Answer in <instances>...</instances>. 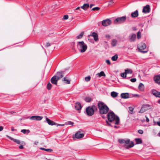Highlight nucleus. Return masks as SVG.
I'll list each match as a JSON object with an SVG mask.
<instances>
[{
    "mask_svg": "<svg viewBox=\"0 0 160 160\" xmlns=\"http://www.w3.org/2000/svg\"><path fill=\"white\" fill-rule=\"evenodd\" d=\"M106 62L109 65L110 64V62L109 60H106Z\"/></svg>",
    "mask_w": 160,
    "mask_h": 160,
    "instance_id": "obj_45",
    "label": "nucleus"
},
{
    "mask_svg": "<svg viewBox=\"0 0 160 160\" xmlns=\"http://www.w3.org/2000/svg\"><path fill=\"white\" fill-rule=\"evenodd\" d=\"M131 16L133 18H136L138 16V11L137 10L132 12L131 13Z\"/></svg>",
    "mask_w": 160,
    "mask_h": 160,
    "instance_id": "obj_15",
    "label": "nucleus"
},
{
    "mask_svg": "<svg viewBox=\"0 0 160 160\" xmlns=\"http://www.w3.org/2000/svg\"><path fill=\"white\" fill-rule=\"evenodd\" d=\"M118 142L121 144H124V147L127 149L131 148L134 146L133 142L131 141L129 139H118Z\"/></svg>",
    "mask_w": 160,
    "mask_h": 160,
    "instance_id": "obj_1",
    "label": "nucleus"
},
{
    "mask_svg": "<svg viewBox=\"0 0 160 160\" xmlns=\"http://www.w3.org/2000/svg\"><path fill=\"white\" fill-rule=\"evenodd\" d=\"M126 19V16L118 18L114 20V23L116 24L122 23L125 22Z\"/></svg>",
    "mask_w": 160,
    "mask_h": 160,
    "instance_id": "obj_7",
    "label": "nucleus"
},
{
    "mask_svg": "<svg viewBox=\"0 0 160 160\" xmlns=\"http://www.w3.org/2000/svg\"><path fill=\"white\" fill-rule=\"evenodd\" d=\"M154 80L155 82L157 83H160V76H158L154 77Z\"/></svg>",
    "mask_w": 160,
    "mask_h": 160,
    "instance_id": "obj_20",
    "label": "nucleus"
},
{
    "mask_svg": "<svg viewBox=\"0 0 160 160\" xmlns=\"http://www.w3.org/2000/svg\"><path fill=\"white\" fill-rule=\"evenodd\" d=\"M158 136L160 137V132H159L158 134Z\"/></svg>",
    "mask_w": 160,
    "mask_h": 160,
    "instance_id": "obj_60",
    "label": "nucleus"
},
{
    "mask_svg": "<svg viewBox=\"0 0 160 160\" xmlns=\"http://www.w3.org/2000/svg\"><path fill=\"white\" fill-rule=\"evenodd\" d=\"M136 144H140L142 143V140L140 138H137L135 139Z\"/></svg>",
    "mask_w": 160,
    "mask_h": 160,
    "instance_id": "obj_26",
    "label": "nucleus"
},
{
    "mask_svg": "<svg viewBox=\"0 0 160 160\" xmlns=\"http://www.w3.org/2000/svg\"><path fill=\"white\" fill-rule=\"evenodd\" d=\"M117 43V41L115 39H113L112 40L111 45L113 47L115 46Z\"/></svg>",
    "mask_w": 160,
    "mask_h": 160,
    "instance_id": "obj_27",
    "label": "nucleus"
},
{
    "mask_svg": "<svg viewBox=\"0 0 160 160\" xmlns=\"http://www.w3.org/2000/svg\"><path fill=\"white\" fill-rule=\"evenodd\" d=\"M129 110L130 111H133V109L132 108H130Z\"/></svg>",
    "mask_w": 160,
    "mask_h": 160,
    "instance_id": "obj_56",
    "label": "nucleus"
},
{
    "mask_svg": "<svg viewBox=\"0 0 160 160\" xmlns=\"http://www.w3.org/2000/svg\"><path fill=\"white\" fill-rule=\"evenodd\" d=\"M121 76L123 78H126L127 77V74L125 72L121 73Z\"/></svg>",
    "mask_w": 160,
    "mask_h": 160,
    "instance_id": "obj_36",
    "label": "nucleus"
},
{
    "mask_svg": "<svg viewBox=\"0 0 160 160\" xmlns=\"http://www.w3.org/2000/svg\"><path fill=\"white\" fill-rule=\"evenodd\" d=\"M84 100L87 102H90L92 100V99L90 97H87L85 98Z\"/></svg>",
    "mask_w": 160,
    "mask_h": 160,
    "instance_id": "obj_32",
    "label": "nucleus"
},
{
    "mask_svg": "<svg viewBox=\"0 0 160 160\" xmlns=\"http://www.w3.org/2000/svg\"><path fill=\"white\" fill-rule=\"evenodd\" d=\"M3 129V127L2 126H0V131H2Z\"/></svg>",
    "mask_w": 160,
    "mask_h": 160,
    "instance_id": "obj_52",
    "label": "nucleus"
},
{
    "mask_svg": "<svg viewBox=\"0 0 160 160\" xmlns=\"http://www.w3.org/2000/svg\"><path fill=\"white\" fill-rule=\"evenodd\" d=\"M108 118L110 122H114L116 124H118L119 122V119L118 117L115 115L113 112H109L108 115Z\"/></svg>",
    "mask_w": 160,
    "mask_h": 160,
    "instance_id": "obj_3",
    "label": "nucleus"
},
{
    "mask_svg": "<svg viewBox=\"0 0 160 160\" xmlns=\"http://www.w3.org/2000/svg\"><path fill=\"white\" fill-rule=\"evenodd\" d=\"M146 48V46L144 43H142L139 44L138 46V48L139 51L144 53L147 52V51H144L143 50L145 49Z\"/></svg>",
    "mask_w": 160,
    "mask_h": 160,
    "instance_id": "obj_9",
    "label": "nucleus"
},
{
    "mask_svg": "<svg viewBox=\"0 0 160 160\" xmlns=\"http://www.w3.org/2000/svg\"><path fill=\"white\" fill-rule=\"evenodd\" d=\"M99 112L101 114H106L109 111V108L103 102H99L98 104Z\"/></svg>",
    "mask_w": 160,
    "mask_h": 160,
    "instance_id": "obj_2",
    "label": "nucleus"
},
{
    "mask_svg": "<svg viewBox=\"0 0 160 160\" xmlns=\"http://www.w3.org/2000/svg\"><path fill=\"white\" fill-rule=\"evenodd\" d=\"M92 36L93 37L95 41H97L98 40V35L97 33L95 32H93L92 33Z\"/></svg>",
    "mask_w": 160,
    "mask_h": 160,
    "instance_id": "obj_21",
    "label": "nucleus"
},
{
    "mask_svg": "<svg viewBox=\"0 0 160 160\" xmlns=\"http://www.w3.org/2000/svg\"><path fill=\"white\" fill-rule=\"evenodd\" d=\"M66 124L67 125H71L72 126L73 124V122L71 121H68L66 122Z\"/></svg>",
    "mask_w": 160,
    "mask_h": 160,
    "instance_id": "obj_40",
    "label": "nucleus"
},
{
    "mask_svg": "<svg viewBox=\"0 0 160 160\" xmlns=\"http://www.w3.org/2000/svg\"><path fill=\"white\" fill-rule=\"evenodd\" d=\"M114 128H117V126H114Z\"/></svg>",
    "mask_w": 160,
    "mask_h": 160,
    "instance_id": "obj_63",
    "label": "nucleus"
},
{
    "mask_svg": "<svg viewBox=\"0 0 160 160\" xmlns=\"http://www.w3.org/2000/svg\"><path fill=\"white\" fill-rule=\"evenodd\" d=\"M84 34V32H81L79 35L78 36L77 38L78 39H81L82 38Z\"/></svg>",
    "mask_w": 160,
    "mask_h": 160,
    "instance_id": "obj_33",
    "label": "nucleus"
},
{
    "mask_svg": "<svg viewBox=\"0 0 160 160\" xmlns=\"http://www.w3.org/2000/svg\"><path fill=\"white\" fill-rule=\"evenodd\" d=\"M158 103L159 104H160V100H158Z\"/></svg>",
    "mask_w": 160,
    "mask_h": 160,
    "instance_id": "obj_61",
    "label": "nucleus"
},
{
    "mask_svg": "<svg viewBox=\"0 0 160 160\" xmlns=\"http://www.w3.org/2000/svg\"><path fill=\"white\" fill-rule=\"evenodd\" d=\"M106 38L109 39L110 38V36L109 35H106L105 36Z\"/></svg>",
    "mask_w": 160,
    "mask_h": 160,
    "instance_id": "obj_48",
    "label": "nucleus"
},
{
    "mask_svg": "<svg viewBox=\"0 0 160 160\" xmlns=\"http://www.w3.org/2000/svg\"><path fill=\"white\" fill-rule=\"evenodd\" d=\"M157 123L159 126H160V121L158 122Z\"/></svg>",
    "mask_w": 160,
    "mask_h": 160,
    "instance_id": "obj_53",
    "label": "nucleus"
},
{
    "mask_svg": "<svg viewBox=\"0 0 160 160\" xmlns=\"http://www.w3.org/2000/svg\"><path fill=\"white\" fill-rule=\"evenodd\" d=\"M91 79V77L90 76H88L87 77H86L85 78V80L87 82L89 81Z\"/></svg>",
    "mask_w": 160,
    "mask_h": 160,
    "instance_id": "obj_38",
    "label": "nucleus"
},
{
    "mask_svg": "<svg viewBox=\"0 0 160 160\" xmlns=\"http://www.w3.org/2000/svg\"><path fill=\"white\" fill-rule=\"evenodd\" d=\"M125 72L126 74H131L132 73V71L131 69H127L125 70Z\"/></svg>",
    "mask_w": 160,
    "mask_h": 160,
    "instance_id": "obj_29",
    "label": "nucleus"
},
{
    "mask_svg": "<svg viewBox=\"0 0 160 160\" xmlns=\"http://www.w3.org/2000/svg\"><path fill=\"white\" fill-rule=\"evenodd\" d=\"M50 46V44L49 43H47L46 44V47H48Z\"/></svg>",
    "mask_w": 160,
    "mask_h": 160,
    "instance_id": "obj_51",
    "label": "nucleus"
},
{
    "mask_svg": "<svg viewBox=\"0 0 160 160\" xmlns=\"http://www.w3.org/2000/svg\"><path fill=\"white\" fill-rule=\"evenodd\" d=\"M112 23L111 21L109 19L103 20L102 22V24L104 26H107Z\"/></svg>",
    "mask_w": 160,
    "mask_h": 160,
    "instance_id": "obj_10",
    "label": "nucleus"
},
{
    "mask_svg": "<svg viewBox=\"0 0 160 160\" xmlns=\"http://www.w3.org/2000/svg\"><path fill=\"white\" fill-rule=\"evenodd\" d=\"M22 144H25V142H22Z\"/></svg>",
    "mask_w": 160,
    "mask_h": 160,
    "instance_id": "obj_62",
    "label": "nucleus"
},
{
    "mask_svg": "<svg viewBox=\"0 0 160 160\" xmlns=\"http://www.w3.org/2000/svg\"><path fill=\"white\" fill-rule=\"evenodd\" d=\"M94 5L92 4H90V8H92V6H93Z\"/></svg>",
    "mask_w": 160,
    "mask_h": 160,
    "instance_id": "obj_55",
    "label": "nucleus"
},
{
    "mask_svg": "<svg viewBox=\"0 0 160 160\" xmlns=\"http://www.w3.org/2000/svg\"><path fill=\"white\" fill-rule=\"evenodd\" d=\"M58 76H55L52 77L51 80V81L52 84L57 85V81L60 78H62L63 76L62 72H58L57 73Z\"/></svg>",
    "mask_w": 160,
    "mask_h": 160,
    "instance_id": "obj_5",
    "label": "nucleus"
},
{
    "mask_svg": "<svg viewBox=\"0 0 160 160\" xmlns=\"http://www.w3.org/2000/svg\"><path fill=\"white\" fill-rule=\"evenodd\" d=\"M139 89L142 91L144 89V85L142 83H140L138 86Z\"/></svg>",
    "mask_w": 160,
    "mask_h": 160,
    "instance_id": "obj_23",
    "label": "nucleus"
},
{
    "mask_svg": "<svg viewBox=\"0 0 160 160\" xmlns=\"http://www.w3.org/2000/svg\"><path fill=\"white\" fill-rule=\"evenodd\" d=\"M68 18V15H65L63 16V19H67Z\"/></svg>",
    "mask_w": 160,
    "mask_h": 160,
    "instance_id": "obj_42",
    "label": "nucleus"
},
{
    "mask_svg": "<svg viewBox=\"0 0 160 160\" xmlns=\"http://www.w3.org/2000/svg\"><path fill=\"white\" fill-rule=\"evenodd\" d=\"M111 95L112 97L115 98L118 96V93L116 92L113 91L111 92Z\"/></svg>",
    "mask_w": 160,
    "mask_h": 160,
    "instance_id": "obj_24",
    "label": "nucleus"
},
{
    "mask_svg": "<svg viewBox=\"0 0 160 160\" xmlns=\"http://www.w3.org/2000/svg\"><path fill=\"white\" fill-rule=\"evenodd\" d=\"M75 109L78 110H79L81 109L82 108L81 105L79 102H77L75 103Z\"/></svg>",
    "mask_w": 160,
    "mask_h": 160,
    "instance_id": "obj_16",
    "label": "nucleus"
},
{
    "mask_svg": "<svg viewBox=\"0 0 160 160\" xmlns=\"http://www.w3.org/2000/svg\"><path fill=\"white\" fill-rule=\"evenodd\" d=\"M143 132V131L142 130H138V132L140 134H142Z\"/></svg>",
    "mask_w": 160,
    "mask_h": 160,
    "instance_id": "obj_44",
    "label": "nucleus"
},
{
    "mask_svg": "<svg viewBox=\"0 0 160 160\" xmlns=\"http://www.w3.org/2000/svg\"><path fill=\"white\" fill-rule=\"evenodd\" d=\"M77 44V48L81 52H84L87 50V46L83 41L78 42Z\"/></svg>",
    "mask_w": 160,
    "mask_h": 160,
    "instance_id": "obj_4",
    "label": "nucleus"
},
{
    "mask_svg": "<svg viewBox=\"0 0 160 160\" xmlns=\"http://www.w3.org/2000/svg\"><path fill=\"white\" fill-rule=\"evenodd\" d=\"M40 149L41 150H43L45 151H46L47 152H51L52 151V150L50 149H46V148H41Z\"/></svg>",
    "mask_w": 160,
    "mask_h": 160,
    "instance_id": "obj_30",
    "label": "nucleus"
},
{
    "mask_svg": "<svg viewBox=\"0 0 160 160\" xmlns=\"http://www.w3.org/2000/svg\"><path fill=\"white\" fill-rule=\"evenodd\" d=\"M145 117L146 118V121L147 122H148L149 121V118H148V117H147V116H145Z\"/></svg>",
    "mask_w": 160,
    "mask_h": 160,
    "instance_id": "obj_47",
    "label": "nucleus"
},
{
    "mask_svg": "<svg viewBox=\"0 0 160 160\" xmlns=\"http://www.w3.org/2000/svg\"><path fill=\"white\" fill-rule=\"evenodd\" d=\"M151 108V106L148 104H146L143 105L141 109L139 111V113H142L145 112L146 111L150 109Z\"/></svg>",
    "mask_w": 160,
    "mask_h": 160,
    "instance_id": "obj_8",
    "label": "nucleus"
},
{
    "mask_svg": "<svg viewBox=\"0 0 160 160\" xmlns=\"http://www.w3.org/2000/svg\"><path fill=\"white\" fill-rule=\"evenodd\" d=\"M52 86V84L50 83H48L47 85V89L48 90H50L51 89Z\"/></svg>",
    "mask_w": 160,
    "mask_h": 160,
    "instance_id": "obj_34",
    "label": "nucleus"
},
{
    "mask_svg": "<svg viewBox=\"0 0 160 160\" xmlns=\"http://www.w3.org/2000/svg\"><path fill=\"white\" fill-rule=\"evenodd\" d=\"M121 98L124 99L128 98L129 97V95L128 93H122L121 94Z\"/></svg>",
    "mask_w": 160,
    "mask_h": 160,
    "instance_id": "obj_14",
    "label": "nucleus"
},
{
    "mask_svg": "<svg viewBox=\"0 0 160 160\" xmlns=\"http://www.w3.org/2000/svg\"><path fill=\"white\" fill-rule=\"evenodd\" d=\"M118 58V55L117 54H116L112 58V60L113 61H116L117 60Z\"/></svg>",
    "mask_w": 160,
    "mask_h": 160,
    "instance_id": "obj_31",
    "label": "nucleus"
},
{
    "mask_svg": "<svg viewBox=\"0 0 160 160\" xmlns=\"http://www.w3.org/2000/svg\"><path fill=\"white\" fill-rule=\"evenodd\" d=\"M19 148L20 149H23V147L22 145H21L19 146Z\"/></svg>",
    "mask_w": 160,
    "mask_h": 160,
    "instance_id": "obj_49",
    "label": "nucleus"
},
{
    "mask_svg": "<svg viewBox=\"0 0 160 160\" xmlns=\"http://www.w3.org/2000/svg\"><path fill=\"white\" fill-rule=\"evenodd\" d=\"M11 130L12 131H14L15 130V129L14 128H12Z\"/></svg>",
    "mask_w": 160,
    "mask_h": 160,
    "instance_id": "obj_58",
    "label": "nucleus"
},
{
    "mask_svg": "<svg viewBox=\"0 0 160 160\" xmlns=\"http://www.w3.org/2000/svg\"><path fill=\"white\" fill-rule=\"evenodd\" d=\"M151 8L149 5H147L144 7L142 9V12L145 13H149L150 11Z\"/></svg>",
    "mask_w": 160,
    "mask_h": 160,
    "instance_id": "obj_11",
    "label": "nucleus"
},
{
    "mask_svg": "<svg viewBox=\"0 0 160 160\" xmlns=\"http://www.w3.org/2000/svg\"><path fill=\"white\" fill-rule=\"evenodd\" d=\"M96 106L93 105L92 107L89 106L86 109V112L87 115L91 116L94 114V110L93 108H95Z\"/></svg>",
    "mask_w": 160,
    "mask_h": 160,
    "instance_id": "obj_6",
    "label": "nucleus"
},
{
    "mask_svg": "<svg viewBox=\"0 0 160 160\" xmlns=\"http://www.w3.org/2000/svg\"><path fill=\"white\" fill-rule=\"evenodd\" d=\"M21 132L23 134H28L30 132V131L28 129H22L21 130Z\"/></svg>",
    "mask_w": 160,
    "mask_h": 160,
    "instance_id": "obj_25",
    "label": "nucleus"
},
{
    "mask_svg": "<svg viewBox=\"0 0 160 160\" xmlns=\"http://www.w3.org/2000/svg\"><path fill=\"white\" fill-rule=\"evenodd\" d=\"M84 134L83 133H81L80 131L76 133L75 134V137L76 138L78 139L84 137Z\"/></svg>",
    "mask_w": 160,
    "mask_h": 160,
    "instance_id": "obj_13",
    "label": "nucleus"
},
{
    "mask_svg": "<svg viewBox=\"0 0 160 160\" xmlns=\"http://www.w3.org/2000/svg\"><path fill=\"white\" fill-rule=\"evenodd\" d=\"M14 142H16L18 144H20V143H21L20 141L19 140L16 139H15L14 140Z\"/></svg>",
    "mask_w": 160,
    "mask_h": 160,
    "instance_id": "obj_41",
    "label": "nucleus"
},
{
    "mask_svg": "<svg viewBox=\"0 0 160 160\" xmlns=\"http://www.w3.org/2000/svg\"><path fill=\"white\" fill-rule=\"evenodd\" d=\"M152 93L155 96L160 98V92H158L155 90L152 91Z\"/></svg>",
    "mask_w": 160,
    "mask_h": 160,
    "instance_id": "obj_19",
    "label": "nucleus"
},
{
    "mask_svg": "<svg viewBox=\"0 0 160 160\" xmlns=\"http://www.w3.org/2000/svg\"><path fill=\"white\" fill-rule=\"evenodd\" d=\"M38 141H35L34 142V144L36 145H37L38 143Z\"/></svg>",
    "mask_w": 160,
    "mask_h": 160,
    "instance_id": "obj_54",
    "label": "nucleus"
},
{
    "mask_svg": "<svg viewBox=\"0 0 160 160\" xmlns=\"http://www.w3.org/2000/svg\"><path fill=\"white\" fill-rule=\"evenodd\" d=\"M63 81L65 82V83L66 84H69L70 83V81L67 79L65 78H64Z\"/></svg>",
    "mask_w": 160,
    "mask_h": 160,
    "instance_id": "obj_35",
    "label": "nucleus"
},
{
    "mask_svg": "<svg viewBox=\"0 0 160 160\" xmlns=\"http://www.w3.org/2000/svg\"><path fill=\"white\" fill-rule=\"evenodd\" d=\"M100 9V8L99 7H95V8H92V11H95V10H96V11H98V10H99Z\"/></svg>",
    "mask_w": 160,
    "mask_h": 160,
    "instance_id": "obj_39",
    "label": "nucleus"
},
{
    "mask_svg": "<svg viewBox=\"0 0 160 160\" xmlns=\"http://www.w3.org/2000/svg\"><path fill=\"white\" fill-rule=\"evenodd\" d=\"M130 81L133 82H135L136 81V79L135 78H132L130 79Z\"/></svg>",
    "mask_w": 160,
    "mask_h": 160,
    "instance_id": "obj_43",
    "label": "nucleus"
},
{
    "mask_svg": "<svg viewBox=\"0 0 160 160\" xmlns=\"http://www.w3.org/2000/svg\"><path fill=\"white\" fill-rule=\"evenodd\" d=\"M106 122H107V124H108V125H109V123L108 122V121H106Z\"/></svg>",
    "mask_w": 160,
    "mask_h": 160,
    "instance_id": "obj_59",
    "label": "nucleus"
},
{
    "mask_svg": "<svg viewBox=\"0 0 160 160\" xmlns=\"http://www.w3.org/2000/svg\"><path fill=\"white\" fill-rule=\"evenodd\" d=\"M7 137L8 138H9L11 140H13V141H14V140L15 139H13V138H12V137L8 136H7Z\"/></svg>",
    "mask_w": 160,
    "mask_h": 160,
    "instance_id": "obj_46",
    "label": "nucleus"
},
{
    "mask_svg": "<svg viewBox=\"0 0 160 160\" xmlns=\"http://www.w3.org/2000/svg\"><path fill=\"white\" fill-rule=\"evenodd\" d=\"M79 8H80V7H78V8H77L76 9V10H77L79 9Z\"/></svg>",
    "mask_w": 160,
    "mask_h": 160,
    "instance_id": "obj_57",
    "label": "nucleus"
},
{
    "mask_svg": "<svg viewBox=\"0 0 160 160\" xmlns=\"http://www.w3.org/2000/svg\"><path fill=\"white\" fill-rule=\"evenodd\" d=\"M89 7V5L88 4H84L81 7V8L84 10H86Z\"/></svg>",
    "mask_w": 160,
    "mask_h": 160,
    "instance_id": "obj_22",
    "label": "nucleus"
},
{
    "mask_svg": "<svg viewBox=\"0 0 160 160\" xmlns=\"http://www.w3.org/2000/svg\"><path fill=\"white\" fill-rule=\"evenodd\" d=\"M97 75H98V76L99 77H101L102 76H105L106 75L103 71H101L100 73H97Z\"/></svg>",
    "mask_w": 160,
    "mask_h": 160,
    "instance_id": "obj_28",
    "label": "nucleus"
},
{
    "mask_svg": "<svg viewBox=\"0 0 160 160\" xmlns=\"http://www.w3.org/2000/svg\"><path fill=\"white\" fill-rule=\"evenodd\" d=\"M46 120L48 123L50 125H55L56 124V123L55 122H54L53 121L47 118H46Z\"/></svg>",
    "mask_w": 160,
    "mask_h": 160,
    "instance_id": "obj_17",
    "label": "nucleus"
},
{
    "mask_svg": "<svg viewBox=\"0 0 160 160\" xmlns=\"http://www.w3.org/2000/svg\"><path fill=\"white\" fill-rule=\"evenodd\" d=\"M136 38V35L135 34H132L129 36V40L131 42H133L135 41Z\"/></svg>",
    "mask_w": 160,
    "mask_h": 160,
    "instance_id": "obj_18",
    "label": "nucleus"
},
{
    "mask_svg": "<svg viewBox=\"0 0 160 160\" xmlns=\"http://www.w3.org/2000/svg\"><path fill=\"white\" fill-rule=\"evenodd\" d=\"M42 117L39 116H33L31 117L30 118V119L32 120H38L39 121L42 120Z\"/></svg>",
    "mask_w": 160,
    "mask_h": 160,
    "instance_id": "obj_12",
    "label": "nucleus"
},
{
    "mask_svg": "<svg viewBox=\"0 0 160 160\" xmlns=\"http://www.w3.org/2000/svg\"><path fill=\"white\" fill-rule=\"evenodd\" d=\"M113 3V1L112 0H111L109 1V5H111V4H112Z\"/></svg>",
    "mask_w": 160,
    "mask_h": 160,
    "instance_id": "obj_50",
    "label": "nucleus"
},
{
    "mask_svg": "<svg viewBox=\"0 0 160 160\" xmlns=\"http://www.w3.org/2000/svg\"><path fill=\"white\" fill-rule=\"evenodd\" d=\"M141 33L140 31H138L137 33V38L139 39L141 38Z\"/></svg>",
    "mask_w": 160,
    "mask_h": 160,
    "instance_id": "obj_37",
    "label": "nucleus"
}]
</instances>
